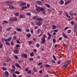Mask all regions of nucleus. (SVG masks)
Segmentation results:
<instances>
[{
    "instance_id": "56",
    "label": "nucleus",
    "mask_w": 77,
    "mask_h": 77,
    "mask_svg": "<svg viewBox=\"0 0 77 77\" xmlns=\"http://www.w3.org/2000/svg\"><path fill=\"white\" fill-rule=\"evenodd\" d=\"M3 77H8V76H7L6 75L4 74L3 75Z\"/></svg>"
},
{
    "instance_id": "42",
    "label": "nucleus",
    "mask_w": 77,
    "mask_h": 77,
    "mask_svg": "<svg viewBox=\"0 0 77 77\" xmlns=\"http://www.w3.org/2000/svg\"><path fill=\"white\" fill-rule=\"evenodd\" d=\"M27 73H28V74H31L32 73V71L29 70L28 72Z\"/></svg>"
},
{
    "instance_id": "46",
    "label": "nucleus",
    "mask_w": 77,
    "mask_h": 77,
    "mask_svg": "<svg viewBox=\"0 0 77 77\" xmlns=\"http://www.w3.org/2000/svg\"><path fill=\"white\" fill-rule=\"evenodd\" d=\"M51 62H52L54 63H56V61L53 60L51 61Z\"/></svg>"
},
{
    "instance_id": "19",
    "label": "nucleus",
    "mask_w": 77,
    "mask_h": 77,
    "mask_svg": "<svg viewBox=\"0 0 77 77\" xmlns=\"http://www.w3.org/2000/svg\"><path fill=\"white\" fill-rule=\"evenodd\" d=\"M32 18L33 20H35L37 19V17L35 16H34L32 17Z\"/></svg>"
},
{
    "instance_id": "20",
    "label": "nucleus",
    "mask_w": 77,
    "mask_h": 77,
    "mask_svg": "<svg viewBox=\"0 0 77 77\" xmlns=\"http://www.w3.org/2000/svg\"><path fill=\"white\" fill-rule=\"evenodd\" d=\"M41 29H38L37 31H36V33L39 34V32H40V31H41Z\"/></svg>"
},
{
    "instance_id": "5",
    "label": "nucleus",
    "mask_w": 77,
    "mask_h": 77,
    "mask_svg": "<svg viewBox=\"0 0 77 77\" xmlns=\"http://www.w3.org/2000/svg\"><path fill=\"white\" fill-rule=\"evenodd\" d=\"M12 3V1H8L6 2V5L9 6V5H10Z\"/></svg>"
},
{
    "instance_id": "27",
    "label": "nucleus",
    "mask_w": 77,
    "mask_h": 77,
    "mask_svg": "<svg viewBox=\"0 0 77 77\" xmlns=\"http://www.w3.org/2000/svg\"><path fill=\"white\" fill-rule=\"evenodd\" d=\"M45 6H47V8H50V5H49L48 4H45Z\"/></svg>"
},
{
    "instance_id": "4",
    "label": "nucleus",
    "mask_w": 77,
    "mask_h": 77,
    "mask_svg": "<svg viewBox=\"0 0 77 77\" xmlns=\"http://www.w3.org/2000/svg\"><path fill=\"white\" fill-rule=\"evenodd\" d=\"M47 35L49 36L48 38V39H50L51 38V36H52V35L50 34V32L47 33Z\"/></svg>"
},
{
    "instance_id": "29",
    "label": "nucleus",
    "mask_w": 77,
    "mask_h": 77,
    "mask_svg": "<svg viewBox=\"0 0 77 77\" xmlns=\"http://www.w3.org/2000/svg\"><path fill=\"white\" fill-rule=\"evenodd\" d=\"M7 62H11V60L10 59V58H8L7 59Z\"/></svg>"
},
{
    "instance_id": "48",
    "label": "nucleus",
    "mask_w": 77,
    "mask_h": 77,
    "mask_svg": "<svg viewBox=\"0 0 77 77\" xmlns=\"http://www.w3.org/2000/svg\"><path fill=\"white\" fill-rule=\"evenodd\" d=\"M42 62L39 63H38V66H39V65H42Z\"/></svg>"
},
{
    "instance_id": "52",
    "label": "nucleus",
    "mask_w": 77,
    "mask_h": 77,
    "mask_svg": "<svg viewBox=\"0 0 77 77\" xmlns=\"http://www.w3.org/2000/svg\"><path fill=\"white\" fill-rule=\"evenodd\" d=\"M71 24L72 25H74V21H72L71 22Z\"/></svg>"
},
{
    "instance_id": "64",
    "label": "nucleus",
    "mask_w": 77,
    "mask_h": 77,
    "mask_svg": "<svg viewBox=\"0 0 77 77\" xmlns=\"http://www.w3.org/2000/svg\"><path fill=\"white\" fill-rule=\"evenodd\" d=\"M12 72H15V69H12Z\"/></svg>"
},
{
    "instance_id": "47",
    "label": "nucleus",
    "mask_w": 77,
    "mask_h": 77,
    "mask_svg": "<svg viewBox=\"0 0 77 77\" xmlns=\"http://www.w3.org/2000/svg\"><path fill=\"white\" fill-rule=\"evenodd\" d=\"M3 44H1L0 45V48H2V47H3Z\"/></svg>"
},
{
    "instance_id": "44",
    "label": "nucleus",
    "mask_w": 77,
    "mask_h": 77,
    "mask_svg": "<svg viewBox=\"0 0 77 77\" xmlns=\"http://www.w3.org/2000/svg\"><path fill=\"white\" fill-rule=\"evenodd\" d=\"M67 33H71V30H69L68 31Z\"/></svg>"
},
{
    "instance_id": "3",
    "label": "nucleus",
    "mask_w": 77,
    "mask_h": 77,
    "mask_svg": "<svg viewBox=\"0 0 77 77\" xmlns=\"http://www.w3.org/2000/svg\"><path fill=\"white\" fill-rule=\"evenodd\" d=\"M36 3L37 4H38V5H42V2L40 1H36Z\"/></svg>"
},
{
    "instance_id": "26",
    "label": "nucleus",
    "mask_w": 77,
    "mask_h": 77,
    "mask_svg": "<svg viewBox=\"0 0 77 77\" xmlns=\"http://www.w3.org/2000/svg\"><path fill=\"white\" fill-rule=\"evenodd\" d=\"M23 56H24V57L25 58H26V59L27 57V55L26 54H25L23 55Z\"/></svg>"
},
{
    "instance_id": "31",
    "label": "nucleus",
    "mask_w": 77,
    "mask_h": 77,
    "mask_svg": "<svg viewBox=\"0 0 77 77\" xmlns=\"http://www.w3.org/2000/svg\"><path fill=\"white\" fill-rule=\"evenodd\" d=\"M15 73V74H20V72H19L16 71Z\"/></svg>"
},
{
    "instance_id": "32",
    "label": "nucleus",
    "mask_w": 77,
    "mask_h": 77,
    "mask_svg": "<svg viewBox=\"0 0 77 77\" xmlns=\"http://www.w3.org/2000/svg\"><path fill=\"white\" fill-rule=\"evenodd\" d=\"M25 31L27 32H30V30L29 29H27L25 30Z\"/></svg>"
},
{
    "instance_id": "36",
    "label": "nucleus",
    "mask_w": 77,
    "mask_h": 77,
    "mask_svg": "<svg viewBox=\"0 0 77 77\" xmlns=\"http://www.w3.org/2000/svg\"><path fill=\"white\" fill-rule=\"evenodd\" d=\"M31 36V34H30V33H29L28 34L27 37L28 38H30V37Z\"/></svg>"
},
{
    "instance_id": "57",
    "label": "nucleus",
    "mask_w": 77,
    "mask_h": 77,
    "mask_svg": "<svg viewBox=\"0 0 77 77\" xmlns=\"http://www.w3.org/2000/svg\"><path fill=\"white\" fill-rule=\"evenodd\" d=\"M14 42H11V45H14Z\"/></svg>"
},
{
    "instance_id": "43",
    "label": "nucleus",
    "mask_w": 77,
    "mask_h": 77,
    "mask_svg": "<svg viewBox=\"0 0 77 77\" xmlns=\"http://www.w3.org/2000/svg\"><path fill=\"white\" fill-rule=\"evenodd\" d=\"M14 57L16 59H18V56H17V55H15V56H14Z\"/></svg>"
},
{
    "instance_id": "21",
    "label": "nucleus",
    "mask_w": 77,
    "mask_h": 77,
    "mask_svg": "<svg viewBox=\"0 0 77 77\" xmlns=\"http://www.w3.org/2000/svg\"><path fill=\"white\" fill-rule=\"evenodd\" d=\"M9 8L10 9H12V8H14V6H13V5H11L9 6Z\"/></svg>"
},
{
    "instance_id": "34",
    "label": "nucleus",
    "mask_w": 77,
    "mask_h": 77,
    "mask_svg": "<svg viewBox=\"0 0 77 77\" xmlns=\"http://www.w3.org/2000/svg\"><path fill=\"white\" fill-rule=\"evenodd\" d=\"M33 70L34 72H37L35 68H33Z\"/></svg>"
},
{
    "instance_id": "30",
    "label": "nucleus",
    "mask_w": 77,
    "mask_h": 77,
    "mask_svg": "<svg viewBox=\"0 0 77 77\" xmlns=\"http://www.w3.org/2000/svg\"><path fill=\"white\" fill-rule=\"evenodd\" d=\"M18 62L19 63H23V60H18Z\"/></svg>"
},
{
    "instance_id": "23",
    "label": "nucleus",
    "mask_w": 77,
    "mask_h": 77,
    "mask_svg": "<svg viewBox=\"0 0 77 77\" xmlns=\"http://www.w3.org/2000/svg\"><path fill=\"white\" fill-rule=\"evenodd\" d=\"M17 21V17H15V18H13V21Z\"/></svg>"
},
{
    "instance_id": "25",
    "label": "nucleus",
    "mask_w": 77,
    "mask_h": 77,
    "mask_svg": "<svg viewBox=\"0 0 77 77\" xmlns=\"http://www.w3.org/2000/svg\"><path fill=\"white\" fill-rule=\"evenodd\" d=\"M45 66L47 68H50L51 66L48 64H46L45 65Z\"/></svg>"
},
{
    "instance_id": "40",
    "label": "nucleus",
    "mask_w": 77,
    "mask_h": 77,
    "mask_svg": "<svg viewBox=\"0 0 77 77\" xmlns=\"http://www.w3.org/2000/svg\"><path fill=\"white\" fill-rule=\"evenodd\" d=\"M11 29H12L10 27L9 28H7V30H8V31L10 30H11Z\"/></svg>"
},
{
    "instance_id": "10",
    "label": "nucleus",
    "mask_w": 77,
    "mask_h": 77,
    "mask_svg": "<svg viewBox=\"0 0 77 77\" xmlns=\"http://www.w3.org/2000/svg\"><path fill=\"white\" fill-rule=\"evenodd\" d=\"M26 3H23L20 4V6L21 7H22V6H26Z\"/></svg>"
},
{
    "instance_id": "58",
    "label": "nucleus",
    "mask_w": 77,
    "mask_h": 77,
    "mask_svg": "<svg viewBox=\"0 0 77 77\" xmlns=\"http://www.w3.org/2000/svg\"><path fill=\"white\" fill-rule=\"evenodd\" d=\"M29 44L31 45V44H32V41H29Z\"/></svg>"
},
{
    "instance_id": "51",
    "label": "nucleus",
    "mask_w": 77,
    "mask_h": 77,
    "mask_svg": "<svg viewBox=\"0 0 77 77\" xmlns=\"http://www.w3.org/2000/svg\"><path fill=\"white\" fill-rule=\"evenodd\" d=\"M74 32L75 33H77V29H74Z\"/></svg>"
},
{
    "instance_id": "1",
    "label": "nucleus",
    "mask_w": 77,
    "mask_h": 77,
    "mask_svg": "<svg viewBox=\"0 0 77 77\" xmlns=\"http://www.w3.org/2000/svg\"><path fill=\"white\" fill-rule=\"evenodd\" d=\"M36 9L38 12H40V11H44V9L42 7H36Z\"/></svg>"
},
{
    "instance_id": "62",
    "label": "nucleus",
    "mask_w": 77,
    "mask_h": 77,
    "mask_svg": "<svg viewBox=\"0 0 77 77\" xmlns=\"http://www.w3.org/2000/svg\"><path fill=\"white\" fill-rule=\"evenodd\" d=\"M16 47H20V45L17 44L16 45Z\"/></svg>"
},
{
    "instance_id": "55",
    "label": "nucleus",
    "mask_w": 77,
    "mask_h": 77,
    "mask_svg": "<svg viewBox=\"0 0 77 77\" xmlns=\"http://www.w3.org/2000/svg\"><path fill=\"white\" fill-rule=\"evenodd\" d=\"M69 50L70 52H72V48H69Z\"/></svg>"
},
{
    "instance_id": "49",
    "label": "nucleus",
    "mask_w": 77,
    "mask_h": 77,
    "mask_svg": "<svg viewBox=\"0 0 77 77\" xmlns=\"http://www.w3.org/2000/svg\"><path fill=\"white\" fill-rule=\"evenodd\" d=\"M13 77H17V76L16 75L15 73H13Z\"/></svg>"
},
{
    "instance_id": "24",
    "label": "nucleus",
    "mask_w": 77,
    "mask_h": 77,
    "mask_svg": "<svg viewBox=\"0 0 77 77\" xmlns=\"http://www.w3.org/2000/svg\"><path fill=\"white\" fill-rule=\"evenodd\" d=\"M5 44L6 45H8L9 46L10 45V43H9V42H5Z\"/></svg>"
},
{
    "instance_id": "13",
    "label": "nucleus",
    "mask_w": 77,
    "mask_h": 77,
    "mask_svg": "<svg viewBox=\"0 0 77 77\" xmlns=\"http://www.w3.org/2000/svg\"><path fill=\"white\" fill-rule=\"evenodd\" d=\"M71 62V60H68L66 63V65H67L68 66V65H69V64L70 63V62Z\"/></svg>"
},
{
    "instance_id": "39",
    "label": "nucleus",
    "mask_w": 77,
    "mask_h": 77,
    "mask_svg": "<svg viewBox=\"0 0 77 77\" xmlns=\"http://www.w3.org/2000/svg\"><path fill=\"white\" fill-rule=\"evenodd\" d=\"M17 42V44H20L21 43L20 42V41L18 40H16Z\"/></svg>"
},
{
    "instance_id": "54",
    "label": "nucleus",
    "mask_w": 77,
    "mask_h": 77,
    "mask_svg": "<svg viewBox=\"0 0 77 77\" xmlns=\"http://www.w3.org/2000/svg\"><path fill=\"white\" fill-rule=\"evenodd\" d=\"M36 46L37 47H39V44L38 43L36 45Z\"/></svg>"
},
{
    "instance_id": "15",
    "label": "nucleus",
    "mask_w": 77,
    "mask_h": 77,
    "mask_svg": "<svg viewBox=\"0 0 77 77\" xmlns=\"http://www.w3.org/2000/svg\"><path fill=\"white\" fill-rule=\"evenodd\" d=\"M68 66V65L67 64L66 65H63L62 67V68H66Z\"/></svg>"
},
{
    "instance_id": "22",
    "label": "nucleus",
    "mask_w": 77,
    "mask_h": 77,
    "mask_svg": "<svg viewBox=\"0 0 77 77\" xmlns=\"http://www.w3.org/2000/svg\"><path fill=\"white\" fill-rule=\"evenodd\" d=\"M52 29H56V26L55 25H53Z\"/></svg>"
},
{
    "instance_id": "2",
    "label": "nucleus",
    "mask_w": 77,
    "mask_h": 77,
    "mask_svg": "<svg viewBox=\"0 0 77 77\" xmlns=\"http://www.w3.org/2000/svg\"><path fill=\"white\" fill-rule=\"evenodd\" d=\"M47 36L45 35H43L42 36V38L41 39L42 41L41 42V43L42 44H44V43H45V42L46 41V40L45 39V38H46Z\"/></svg>"
},
{
    "instance_id": "11",
    "label": "nucleus",
    "mask_w": 77,
    "mask_h": 77,
    "mask_svg": "<svg viewBox=\"0 0 77 77\" xmlns=\"http://www.w3.org/2000/svg\"><path fill=\"white\" fill-rule=\"evenodd\" d=\"M63 36H64V38H68V36L65 35V33H63Z\"/></svg>"
},
{
    "instance_id": "45",
    "label": "nucleus",
    "mask_w": 77,
    "mask_h": 77,
    "mask_svg": "<svg viewBox=\"0 0 77 77\" xmlns=\"http://www.w3.org/2000/svg\"><path fill=\"white\" fill-rule=\"evenodd\" d=\"M26 15H28L29 16H30V15H31V14H30V13H27Z\"/></svg>"
},
{
    "instance_id": "33",
    "label": "nucleus",
    "mask_w": 77,
    "mask_h": 77,
    "mask_svg": "<svg viewBox=\"0 0 77 77\" xmlns=\"http://www.w3.org/2000/svg\"><path fill=\"white\" fill-rule=\"evenodd\" d=\"M5 74H6L7 75L8 77L9 76V74H8V72L6 71L5 72Z\"/></svg>"
},
{
    "instance_id": "18",
    "label": "nucleus",
    "mask_w": 77,
    "mask_h": 77,
    "mask_svg": "<svg viewBox=\"0 0 77 77\" xmlns=\"http://www.w3.org/2000/svg\"><path fill=\"white\" fill-rule=\"evenodd\" d=\"M10 22H13V21H14L13 18L11 17L10 19Z\"/></svg>"
},
{
    "instance_id": "16",
    "label": "nucleus",
    "mask_w": 77,
    "mask_h": 77,
    "mask_svg": "<svg viewBox=\"0 0 77 77\" xmlns=\"http://www.w3.org/2000/svg\"><path fill=\"white\" fill-rule=\"evenodd\" d=\"M25 17V16L24 15V14H22L20 16V18H24Z\"/></svg>"
},
{
    "instance_id": "28",
    "label": "nucleus",
    "mask_w": 77,
    "mask_h": 77,
    "mask_svg": "<svg viewBox=\"0 0 77 77\" xmlns=\"http://www.w3.org/2000/svg\"><path fill=\"white\" fill-rule=\"evenodd\" d=\"M60 3L61 4V5H63V3H64V2H63V1L61 0L60 1Z\"/></svg>"
},
{
    "instance_id": "14",
    "label": "nucleus",
    "mask_w": 77,
    "mask_h": 77,
    "mask_svg": "<svg viewBox=\"0 0 77 77\" xmlns=\"http://www.w3.org/2000/svg\"><path fill=\"white\" fill-rule=\"evenodd\" d=\"M17 32H21V29L20 28H17Z\"/></svg>"
},
{
    "instance_id": "38",
    "label": "nucleus",
    "mask_w": 77,
    "mask_h": 77,
    "mask_svg": "<svg viewBox=\"0 0 77 77\" xmlns=\"http://www.w3.org/2000/svg\"><path fill=\"white\" fill-rule=\"evenodd\" d=\"M18 50H15L14 51V52L15 53H18Z\"/></svg>"
},
{
    "instance_id": "60",
    "label": "nucleus",
    "mask_w": 77,
    "mask_h": 77,
    "mask_svg": "<svg viewBox=\"0 0 77 77\" xmlns=\"http://www.w3.org/2000/svg\"><path fill=\"white\" fill-rule=\"evenodd\" d=\"M15 15L16 16H18L19 15V13H16Z\"/></svg>"
},
{
    "instance_id": "63",
    "label": "nucleus",
    "mask_w": 77,
    "mask_h": 77,
    "mask_svg": "<svg viewBox=\"0 0 77 77\" xmlns=\"http://www.w3.org/2000/svg\"><path fill=\"white\" fill-rule=\"evenodd\" d=\"M45 77H49V76L47 74L45 75Z\"/></svg>"
},
{
    "instance_id": "17",
    "label": "nucleus",
    "mask_w": 77,
    "mask_h": 77,
    "mask_svg": "<svg viewBox=\"0 0 77 77\" xmlns=\"http://www.w3.org/2000/svg\"><path fill=\"white\" fill-rule=\"evenodd\" d=\"M71 0H69L65 3V5H67V4H69V3H71Z\"/></svg>"
},
{
    "instance_id": "61",
    "label": "nucleus",
    "mask_w": 77,
    "mask_h": 77,
    "mask_svg": "<svg viewBox=\"0 0 77 77\" xmlns=\"http://www.w3.org/2000/svg\"><path fill=\"white\" fill-rule=\"evenodd\" d=\"M28 70H29V68H27L25 70V71H28Z\"/></svg>"
},
{
    "instance_id": "12",
    "label": "nucleus",
    "mask_w": 77,
    "mask_h": 77,
    "mask_svg": "<svg viewBox=\"0 0 77 77\" xmlns=\"http://www.w3.org/2000/svg\"><path fill=\"white\" fill-rule=\"evenodd\" d=\"M15 66H16L17 67H18V68H21V66H20V65H19V64L16 63L15 65Z\"/></svg>"
},
{
    "instance_id": "50",
    "label": "nucleus",
    "mask_w": 77,
    "mask_h": 77,
    "mask_svg": "<svg viewBox=\"0 0 77 77\" xmlns=\"http://www.w3.org/2000/svg\"><path fill=\"white\" fill-rule=\"evenodd\" d=\"M30 56H34V54H33V53H32L30 54Z\"/></svg>"
},
{
    "instance_id": "9",
    "label": "nucleus",
    "mask_w": 77,
    "mask_h": 77,
    "mask_svg": "<svg viewBox=\"0 0 77 77\" xmlns=\"http://www.w3.org/2000/svg\"><path fill=\"white\" fill-rule=\"evenodd\" d=\"M69 15H70V16H72H72H73V15H74L73 14V13H72V11H69Z\"/></svg>"
},
{
    "instance_id": "7",
    "label": "nucleus",
    "mask_w": 77,
    "mask_h": 77,
    "mask_svg": "<svg viewBox=\"0 0 77 77\" xmlns=\"http://www.w3.org/2000/svg\"><path fill=\"white\" fill-rule=\"evenodd\" d=\"M12 39V37H9L8 38L5 40V42H9Z\"/></svg>"
},
{
    "instance_id": "6",
    "label": "nucleus",
    "mask_w": 77,
    "mask_h": 77,
    "mask_svg": "<svg viewBox=\"0 0 77 77\" xmlns=\"http://www.w3.org/2000/svg\"><path fill=\"white\" fill-rule=\"evenodd\" d=\"M42 24V23L41 22H38L36 23V24L37 26H41Z\"/></svg>"
},
{
    "instance_id": "53",
    "label": "nucleus",
    "mask_w": 77,
    "mask_h": 77,
    "mask_svg": "<svg viewBox=\"0 0 77 77\" xmlns=\"http://www.w3.org/2000/svg\"><path fill=\"white\" fill-rule=\"evenodd\" d=\"M2 69H3V70H6V68L4 67H2Z\"/></svg>"
},
{
    "instance_id": "41",
    "label": "nucleus",
    "mask_w": 77,
    "mask_h": 77,
    "mask_svg": "<svg viewBox=\"0 0 77 77\" xmlns=\"http://www.w3.org/2000/svg\"><path fill=\"white\" fill-rule=\"evenodd\" d=\"M29 60L32 62V61H33V58H29Z\"/></svg>"
},
{
    "instance_id": "35",
    "label": "nucleus",
    "mask_w": 77,
    "mask_h": 77,
    "mask_svg": "<svg viewBox=\"0 0 77 77\" xmlns=\"http://www.w3.org/2000/svg\"><path fill=\"white\" fill-rule=\"evenodd\" d=\"M53 58L55 60H56V57H55V56H54V55H53Z\"/></svg>"
},
{
    "instance_id": "37",
    "label": "nucleus",
    "mask_w": 77,
    "mask_h": 77,
    "mask_svg": "<svg viewBox=\"0 0 77 77\" xmlns=\"http://www.w3.org/2000/svg\"><path fill=\"white\" fill-rule=\"evenodd\" d=\"M27 8V7H26V6L23 7L22 8V10H24V9H26Z\"/></svg>"
},
{
    "instance_id": "8",
    "label": "nucleus",
    "mask_w": 77,
    "mask_h": 77,
    "mask_svg": "<svg viewBox=\"0 0 77 77\" xmlns=\"http://www.w3.org/2000/svg\"><path fill=\"white\" fill-rule=\"evenodd\" d=\"M37 21H43V19L41 18H38L36 19Z\"/></svg>"
},
{
    "instance_id": "59",
    "label": "nucleus",
    "mask_w": 77,
    "mask_h": 77,
    "mask_svg": "<svg viewBox=\"0 0 77 77\" xmlns=\"http://www.w3.org/2000/svg\"><path fill=\"white\" fill-rule=\"evenodd\" d=\"M13 33L14 35H15L16 33H17V31H14V32H13Z\"/></svg>"
}]
</instances>
